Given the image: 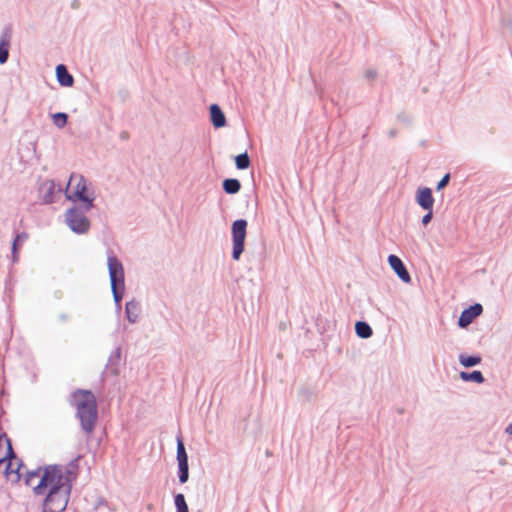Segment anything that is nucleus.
Instances as JSON below:
<instances>
[{"label": "nucleus", "mask_w": 512, "mask_h": 512, "mask_svg": "<svg viewBox=\"0 0 512 512\" xmlns=\"http://www.w3.org/2000/svg\"><path fill=\"white\" fill-rule=\"evenodd\" d=\"M77 477V467L70 464L66 467L50 465L27 472L25 482L38 495L57 491L61 487H72Z\"/></svg>", "instance_id": "obj_1"}, {"label": "nucleus", "mask_w": 512, "mask_h": 512, "mask_svg": "<svg viewBox=\"0 0 512 512\" xmlns=\"http://www.w3.org/2000/svg\"><path fill=\"white\" fill-rule=\"evenodd\" d=\"M71 405L76 409L82 428L91 433L98 417L94 394L89 390L78 389L71 395Z\"/></svg>", "instance_id": "obj_2"}, {"label": "nucleus", "mask_w": 512, "mask_h": 512, "mask_svg": "<svg viewBox=\"0 0 512 512\" xmlns=\"http://www.w3.org/2000/svg\"><path fill=\"white\" fill-rule=\"evenodd\" d=\"M74 180H77V183L73 191H65L66 199L73 203H78V205L83 206L86 210H91L94 207L95 201L94 190L88 186L84 176L72 173L68 185Z\"/></svg>", "instance_id": "obj_3"}, {"label": "nucleus", "mask_w": 512, "mask_h": 512, "mask_svg": "<svg viewBox=\"0 0 512 512\" xmlns=\"http://www.w3.org/2000/svg\"><path fill=\"white\" fill-rule=\"evenodd\" d=\"M88 211L80 205H73L66 210L65 223L73 233L82 235L90 230L91 223L86 216Z\"/></svg>", "instance_id": "obj_4"}, {"label": "nucleus", "mask_w": 512, "mask_h": 512, "mask_svg": "<svg viewBox=\"0 0 512 512\" xmlns=\"http://www.w3.org/2000/svg\"><path fill=\"white\" fill-rule=\"evenodd\" d=\"M248 222L246 219L240 218L232 222L231 237H232V252L231 257L233 260L238 261L245 249V240L247 236Z\"/></svg>", "instance_id": "obj_5"}, {"label": "nucleus", "mask_w": 512, "mask_h": 512, "mask_svg": "<svg viewBox=\"0 0 512 512\" xmlns=\"http://www.w3.org/2000/svg\"><path fill=\"white\" fill-rule=\"evenodd\" d=\"M71 487H61L57 491H50L43 505V512H63L68 504Z\"/></svg>", "instance_id": "obj_6"}, {"label": "nucleus", "mask_w": 512, "mask_h": 512, "mask_svg": "<svg viewBox=\"0 0 512 512\" xmlns=\"http://www.w3.org/2000/svg\"><path fill=\"white\" fill-rule=\"evenodd\" d=\"M107 261L110 276V288H125L124 268L121 261L112 251H109Z\"/></svg>", "instance_id": "obj_7"}, {"label": "nucleus", "mask_w": 512, "mask_h": 512, "mask_svg": "<svg viewBox=\"0 0 512 512\" xmlns=\"http://www.w3.org/2000/svg\"><path fill=\"white\" fill-rule=\"evenodd\" d=\"M0 470H2L6 480L13 484L19 482L24 474V466L16 454L7 459Z\"/></svg>", "instance_id": "obj_8"}, {"label": "nucleus", "mask_w": 512, "mask_h": 512, "mask_svg": "<svg viewBox=\"0 0 512 512\" xmlns=\"http://www.w3.org/2000/svg\"><path fill=\"white\" fill-rule=\"evenodd\" d=\"M61 192L62 188L56 184L55 180H46L39 186V193L42 194L41 200L45 205L55 203L57 194Z\"/></svg>", "instance_id": "obj_9"}, {"label": "nucleus", "mask_w": 512, "mask_h": 512, "mask_svg": "<svg viewBox=\"0 0 512 512\" xmlns=\"http://www.w3.org/2000/svg\"><path fill=\"white\" fill-rule=\"evenodd\" d=\"M12 38V26L6 25L0 34V65L7 63Z\"/></svg>", "instance_id": "obj_10"}, {"label": "nucleus", "mask_w": 512, "mask_h": 512, "mask_svg": "<svg viewBox=\"0 0 512 512\" xmlns=\"http://www.w3.org/2000/svg\"><path fill=\"white\" fill-rule=\"evenodd\" d=\"M415 202L419 207L423 210L433 209L435 198L433 196V191L431 188L422 186L416 190L415 194Z\"/></svg>", "instance_id": "obj_11"}, {"label": "nucleus", "mask_w": 512, "mask_h": 512, "mask_svg": "<svg viewBox=\"0 0 512 512\" xmlns=\"http://www.w3.org/2000/svg\"><path fill=\"white\" fill-rule=\"evenodd\" d=\"M388 263L395 274L401 279L404 283H409L411 281L410 274L403 263V261L395 254H390L388 256Z\"/></svg>", "instance_id": "obj_12"}, {"label": "nucleus", "mask_w": 512, "mask_h": 512, "mask_svg": "<svg viewBox=\"0 0 512 512\" xmlns=\"http://www.w3.org/2000/svg\"><path fill=\"white\" fill-rule=\"evenodd\" d=\"M209 117L215 129L223 128L227 125L226 116L221 107L216 103L209 106Z\"/></svg>", "instance_id": "obj_13"}, {"label": "nucleus", "mask_w": 512, "mask_h": 512, "mask_svg": "<svg viewBox=\"0 0 512 512\" xmlns=\"http://www.w3.org/2000/svg\"><path fill=\"white\" fill-rule=\"evenodd\" d=\"M482 313V306L480 304H474L469 308L465 309L459 317V326L466 327L472 321Z\"/></svg>", "instance_id": "obj_14"}, {"label": "nucleus", "mask_w": 512, "mask_h": 512, "mask_svg": "<svg viewBox=\"0 0 512 512\" xmlns=\"http://www.w3.org/2000/svg\"><path fill=\"white\" fill-rule=\"evenodd\" d=\"M56 79L62 87H72L74 84V77L68 71V68L64 64H58L55 68Z\"/></svg>", "instance_id": "obj_15"}, {"label": "nucleus", "mask_w": 512, "mask_h": 512, "mask_svg": "<svg viewBox=\"0 0 512 512\" xmlns=\"http://www.w3.org/2000/svg\"><path fill=\"white\" fill-rule=\"evenodd\" d=\"M15 453L12 449L11 440L6 433L0 434V468L7 459L14 456Z\"/></svg>", "instance_id": "obj_16"}, {"label": "nucleus", "mask_w": 512, "mask_h": 512, "mask_svg": "<svg viewBox=\"0 0 512 512\" xmlns=\"http://www.w3.org/2000/svg\"><path fill=\"white\" fill-rule=\"evenodd\" d=\"M27 239H28V233H26L25 231H22L15 235L13 242H12V247H11L13 261L18 260L19 251Z\"/></svg>", "instance_id": "obj_17"}, {"label": "nucleus", "mask_w": 512, "mask_h": 512, "mask_svg": "<svg viewBox=\"0 0 512 512\" xmlns=\"http://www.w3.org/2000/svg\"><path fill=\"white\" fill-rule=\"evenodd\" d=\"M222 189L226 194H237L241 190V182L237 178H225L222 182Z\"/></svg>", "instance_id": "obj_18"}, {"label": "nucleus", "mask_w": 512, "mask_h": 512, "mask_svg": "<svg viewBox=\"0 0 512 512\" xmlns=\"http://www.w3.org/2000/svg\"><path fill=\"white\" fill-rule=\"evenodd\" d=\"M250 165L251 160L247 151L240 153L235 157V166L238 170H246Z\"/></svg>", "instance_id": "obj_19"}, {"label": "nucleus", "mask_w": 512, "mask_h": 512, "mask_svg": "<svg viewBox=\"0 0 512 512\" xmlns=\"http://www.w3.org/2000/svg\"><path fill=\"white\" fill-rule=\"evenodd\" d=\"M177 460L178 466L188 465V456L185 451L184 443L180 437L177 439Z\"/></svg>", "instance_id": "obj_20"}, {"label": "nucleus", "mask_w": 512, "mask_h": 512, "mask_svg": "<svg viewBox=\"0 0 512 512\" xmlns=\"http://www.w3.org/2000/svg\"><path fill=\"white\" fill-rule=\"evenodd\" d=\"M50 116L53 121V124L59 129L64 128L68 123L69 116L65 112L52 113Z\"/></svg>", "instance_id": "obj_21"}, {"label": "nucleus", "mask_w": 512, "mask_h": 512, "mask_svg": "<svg viewBox=\"0 0 512 512\" xmlns=\"http://www.w3.org/2000/svg\"><path fill=\"white\" fill-rule=\"evenodd\" d=\"M460 378L466 382H468V381H472L475 383H483L484 382V377L480 371H473L470 373L469 372H461Z\"/></svg>", "instance_id": "obj_22"}, {"label": "nucleus", "mask_w": 512, "mask_h": 512, "mask_svg": "<svg viewBox=\"0 0 512 512\" xmlns=\"http://www.w3.org/2000/svg\"><path fill=\"white\" fill-rule=\"evenodd\" d=\"M356 334L361 338H369L372 335L371 327L363 321H358L355 325Z\"/></svg>", "instance_id": "obj_23"}, {"label": "nucleus", "mask_w": 512, "mask_h": 512, "mask_svg": "<svg viewBox=\"0 0 512 512\" xmlns=\"http://www.w3.org/2000/svg\"><path fill=\"white\" fill-rule=\"evenodd\" d=\"M459 362L464 367H472L481 362V357L480 356L460 355Z\"/></svg>", "instance_id": "obj_24"}, {"label": "nucleus", "mask_w": 512, "mask_h": 512, "mask_svg": "<svg viewBox=\"0 0 512 512\" xmlns=\"http://www.w3.org/2000/svg\"><path fill=\"white\" fill-rule=\"evenodd\" d=\"M175 506H176L177 512H189L188 505L185 501L183 494H177L175 496Z\"/></svg>", "instance_id": "obj_25"}, {"label": "nucleus", "mask_w": 512, "mask_h": 512, "mask_svg": "<svg viewBox=\"0 0 512 512\" xmlns=\"http://www.w3.org/2000/svg\"><path fill=\"white\" fill-rule=\"evenodd\" d=\"M451 174L446 173L436 184V191L443 190L450 182Z\"/></svg>", "instance_id": "obj_26"}, {"label": "nucleus", "mask_w": 512, "mask_h": 512, "mask_svg": "<svg viewBox=\"0 0 512 512\" xmlns=\"http://www.w3.org/2000/svg\"><path fill=\"white\" fill-rule=\"evenodd\" d=\"M179 480L181 483H185L188 480L189 472L188 465L179 466Z\"/></svg>", "instance_id": "obj_27"}, {"label": "nucleus", "mask_w": 512, "mask_h": 512, "mask_svg": "<svg viewBox=\"0 0 512 512\" xmlns=\"http://www.w3.org/2000/svg\"><path fill=\"white\" fill-rule=\"evenodd\" d=\"M426 213L422 216L421 223L423 226H427L433 219V209H426Z\"/></svg>", "instance_id": "obj_28"}, {"label": "nucleus", "mask_w": 512, "mask_h": 512, "mask_svg": "<svg viewBox=\"0 0 512 512\" xmlns=\"http://www.w3.org/2000/svg\"><path fill=\"white\" fill-rule=\"evenodd\" d=\"M377 76V71L375 69H368L365 73V77L368 80H374Z\"/></svg>", "instance_id": "obj_29"}, {"label": "nucleus", "mask_w": 512, "mask_h": 512, "mask_svg": "<svg viewBox=\"0 0 512 512\" xmlns=\"http://www.w3.org/2000/svg\"><path fill=\"white\" fill-rule=\"evenodd\" d=\"M122 291L123 290H112L116 302H119L121 300V298H122Z\"/></svg>", "instance_id": "obj_30"}, {"label": "nucleus", "mask_w": 512, "mask_h": 512, "mask_svg": "<svg viewBox=\"0 0 512 512\" xmlns=\"http://www.w3.org/2000/svg\"><path fill=\"white\" fill-rule=\"evenodd\" d=\"M79 6H80V1H79V0H73V1L71 2V8H72V9H78V8H79Z\"/></svg>", "instance_id": "obj_31"}, {"label": "nucleus", "mask_w": 512, "mask_h": 512, "mask_svg": "<svg viewBox=\"0 0 512 512\" xmlns=\"http://www.w3.org/2000/svg\"><path fill=\"white\" fill-rule=\"evenodd\" d=\"M134 308V305L132 303H128L127 306H126V312H127V315L128 317L130 318V314H131V309Z\"/></svg>", "instance_id": "obj_32"}, {"label": "nucleus", "mask_w": 512, "mask_h": 512, "mask_svg": "<svg viewBox=\"0 0 512 512\" xmlns=\"http://www.w3.org/2000/svg\"><path fill=\"white\" fill-rule=\"evenodd\" d=\"M128 136H129V135H128V132H126V131H123V132H121V134H120V138H121V139H123V140L128 139Z\"/></svg>", "instance_id": "obj_33"}, {"label": "nucleus", "mask_w": 512, "mask_h": 512, "mask_svg": "<svg viewBox=\"0 0 512 512\" xmlns=\"http://www.w3.org/2000/svg\"><path fill=\"white\" fill-rule=\"evenodd\" d=\"M506 432L510 435H512V424H509L506 428Z\"/></svg>", "instance_id": "obj_34"}, {"label": "nucleus", "mask_w": 512, "mask_h": 512, "mask_svg": "<svg viewBox=\"0 0 512 512\" xmlns=\"http://www.w3.org/2000/svg\"><path fill=\"white\" fill-rule=\"evenodd\" d=\"M389 135H390L391 137H394V136L396 135V131H395V130H391V131L389 132Z\"/></svg>", "instance_id": "obj_35"}, {"label": "nucleus", "mask_w": 512, "mask_h": 512, "mask_svg": "<svg viewBox=\"0 0 512 512\" xmlns=\"http://www.w3.org/2000/svg\"><path fill=\"white\" fill-rule=\"evenodd\" d=\"M153 508V505L152 504H149L148 505V509L151 510Z\"/></svg>", "instance_id": "obj_36"}]
</instances>
